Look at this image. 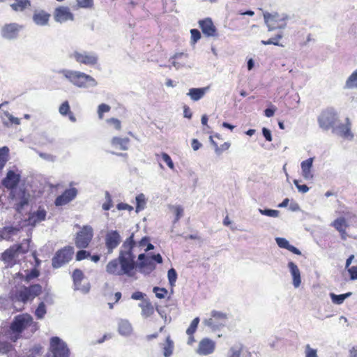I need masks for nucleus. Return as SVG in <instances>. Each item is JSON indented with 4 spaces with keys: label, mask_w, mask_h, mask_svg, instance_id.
Listing matches in <instances>:
<instances>
[{
    "label": "nucleus",
    "mask_w": 357,
    "mask_h": 357,
    "mask_svg": "<svg viewBox=\"0 0 357 357\" xmlns=\"http://www.w3.org/2000/svg\"><path fill=\"white\" fill-rule=\"evenodd\" d=\"M93 236V229L89 225L84 226L81 230L77 232L75 238V245L78 248H86L91 243Z\"/></svg>",
    "instance_id": "obj_11"
},
{
    "label": "nucleus",
    "mask_w": 357,
    "mask_h": 357,
    "mask_svg": "<svg viewBox=\"0 0 357 357\" xmlns=\"http://www.w3.org/2000/svg\"><path fill=\"white\" fill-rule=\"evenodd\" d=\"M18 229L13 227H4L0 231V236L4 239H9L11 235L17 234Z\"/></svg>",
    "instance_id": "obj_39"
},
{
    "label": "nucleus",
    "mask_w": 357,
    "mask_h": 357,
    "mask_svg": "<svg viewBox=\"0 0 357 357\" xmlns=\"http://www.w3.org/2000/svg\"><path fill=\"white\" fill-rule=\"evenodd\" d=\"M77 195L75 188L66 190L61 195L59 196L55 200V205L57 206H63L73 200Z\"/></svg>",
    "instance_id": "obj_25"
},
{
    "label": "nucleus",
    "mask_w": 357,
    "mask_h": 357,
    "mask_svg": "<svg viewBox=\"0 0 357 357\" xmlns=\"http://www.w3.org/2000/svg\"><path fill=\"white\" fill-rule=\"evenodd\" d=\"M264 18L270 31L276 29H284L287 25V16L284 14L280 15L277 13H269L266 12L264 13Z\"/></svg>",
    "instance_id": "obj_9"
},
{
    "label": "nucleus",
    "mask_w": 357,
    "mask_h": 357,
    "mask_svg": "<svg viewBox=\"0 0 357 357\" xmlns=\"http://www.w3.org/2000/svg\"><path fill=\"white\" fill-rule=\"evenodd\" d=\"M199 26L204 35L213 37L216 35V29L210 18H206L199 22Z\"/></svg>",
    "instance_id": "obj_26"
},
{
    "label": "nucleus",
    "mask_w": 357,
    "mask_h": 357,
    "mask_svg": "<svg viewBox=\"0 0 357 357\" xmlns=\"http://www.w3.org/2000/svg\"><path fill=\"white\" fill-rule=\"evenodd\" d=\"M9 197L13 202L16 211L20 213L29 204L30 194L24 188H19L10 191Z\"/></svg>",
    "instance_id": "obj_8"
},
{
    "label": "nucleus",
    "mask_w": 357,
    "mask_h": 357,
    "mask_svg": "<svg viewBox=\"0 0 357 357\" xmlns=\"http://www.w3.org/2000/svg\"><path fill=\"white\" fill-rule=\"evenodd\" d=\"M139 307L142 310L141 315L144 319H147L154 314V307L149 300H143L142 302L139 303Z\"/></svg>",
    "instance_id": "obj_30"
},
{
    "label": "nucleus",
    "mask_w": 357,
    "mask_h": 357,
    "mask_svg": "<svg viewBox=\"0 0 357 357\" xmlns=\"http://www.w3.org/2000/svg\"><path fill=\"white\" fill-rule=\"evenodd\" d=\"M22 29V26L17 23L6 24L1 28V34L5 39L13 40L17 38Z\"/></svg>",
    "instance_id": "obj_19"
},
{
    "label": "nucleus",
    "mask_w": 357,
    "mask_h": 357,
    "mask_svg": "<svg viewBox=\"0 0 357 357\" xmlns=\"http://www.w3.org/2000/svg\"><path fill=\"white\" fill-rule=\"evenodd\" d=\"M106 271L112 275H125L121 265L120 264L119 257L110 261L106 266Z\"/></svg>",
    "instance_id": "obj_28"
},
{
    "label": "nucleus",
    "mask_w": 357,
    "mask_h": 357,
    "mask_svg": "<svg viewBox=\"0 0 357 357\" xmlns=\"http://www.w3.org/2000/svg\"><path fill=\"white\" fill-rule=\"evenodd\" d=\"M227 357H252V354L243 344H236L229 348Z\"/></svg>",
    "instance_id": "obj_21"
},
{
    "label": "nucleus",
    "mask_w": 357,
    "mask_h": 357,
    "mask_svg": "<svg viewBox=\"0 0 357 357\" xmlns=\"http://www.w3.org/2000/svg\"><path fill=\"white\" fill-rule=\"evenodd\" d=\"M338 114L333 108H327L322 111L318 117L319 127L324 130H328L331 128L333 130L338 122Z\"/></svg>",
    "instance_id": "obj_7"
},
{
    "label": "nucleus",
    "mask_w": 357,
    "mask_h": 357,
    "mask_svg": "<svg viewBox=\"0 0 357 357\" xmlns=\"http://www.w3.org/2000/svg\"><path fill=\"white\" fill-rule=\"evenodd\" d=\"M227 319L228 317L226 313L213 310L211 312V317L203 320V324L210 328L211 331L215 332L225 326Z\"/></svg>",
    "instance_id": "obj_6"
},
{
    "label": "nucleus",
    "mask_w": 357,
    "mask_h": 357,
    "mask_svg": "<svg viewBox=\"0 0 357 357\" xmlns=\"http://www.w3.org/2000/svg\"><path fill=\"white\" fill-rule=\"evenodd\" d=\"M167 278L170 286L174 287L177 280V273L174 268H172L168 271Z\"/></svg>",
    "instance_id": "obj_43"
},
{
    "label": "nucleus",
    "mask_w": 357,
    "mask_h": 357,
    "mask_svg": "<svg viewBox=\"0 0 357 357\" xmlns=\"http://www.w3.org/2000/svg\"><path fill=\"white\" fill-rule=\"evenodd\" d=\"M116 208L119 210H127L131 211L133 210V207L128 204L119 203L117 204Z\"/></svg>",
    "instance_id": "obj_63"
},
{
    "label": "nucleus",
    "mask_w": 357,
    "mask_h": 357,
    "mask_svg": "<svg viewBox=\"0 0 357 357\" xmlns=\"http://www.w3.org/2000/svg\"><path fill=\"white\" fill-rule=\"evenodd\" d=\"M162 160H164V162L167 164V165L172 170L174 169V162L172 160V158H170V156L166 153H162Z\"/></svg>",
    "instance_id": "obj_57"
},
{
    "label": "nucleus",
    "mask_w": 357,
    "mask_h": 357,
    "mask_svg": "<svg viewBox=\"0 0 357 357\" xmlns=\"http://www.w3.org/2000/svg\"><path fill=\"white\" fill-rule=\"evenodd\" d=\"M90 256V253L86 250H79L77 252L76 255V259L77 261H81L82 259H84Z\"/></svg>",
    "instance_id": "obj_60"
},
{
    "label": "nucleus",
    "mask_w": 357,
    "mask_h": 357,
    "mask_svg": "<svg viewBox=\"0 0 357 357\" xmlns=\"http://www.w3.org/2000/svg\"><path fill=\"white\" fill-rule=\"evenodd\" d=\"M105 199L106 202L102 204V209L105 211H108L111 208L112 206V197L108 192H105Z\"/></svg>",
    "instance_id": "obj_56"
},
{
    "label": "nucleus",
    "mask_w": 357,
    "mask_h": 357,
    "mask_svg": "<svg viewBox=\"0 0 357 357\" xmlns=\"http://www.w3.org/2000/svg\"><path fill=\"white\" fill-rule=\"evenodd\" d=\"M191 40L193 43H197L201 38V33L197 29H193L190 30Z\"/></svg>",
    "instance_id": "obj_59"
},
{
    "label": "nucleus",
    "mask_w": 357,
    "mask_h": 357,
    "mask_svg": "<svg viewBox=\"0 0 357 357\" xmlns=\"http://www.w3.org/2000/svg\"><path fill=\"white\" fill-rule=\"evenodd\" d=\"M29 239L24 240L19 245H14L4 251L1 255V259L8 266H13L19 258V255L26 253L29 249Z\"/></svg>",
    "instance_id": "obj_5"
},
{
    "label": "nucleus",
    "mask_w": 357,
    "mask_h": 357,
    "mask_svg": "<svg viewBox=\"0 0 357 357\" xmlns=\"http://www.w3.org/2000/svg\"><path fill=\"white\" fill-rule=\"evenodd\" d=\"M199 323V318L195 317L192 322L190 323V326L186 330L187 335H193L198 326V324Z\"/></svg>",
    "instance_id": "obj_45"
},
{
    "label": "nucleus",
    "mask_w": 357,
    "mask_h": 357,
    "mask_svg": "<svg viewBox=\"0 0 357 357\" xmlns=\"http://www.w3.org/2000/svg\"><path fill=\"white\" fill-rule=\"evenodd\" d=\"M153 291L155 294V296L158 298H164L167 294V291L165 289L158 287H155Z\"/></svg>",
    "instance_id": "obj_55"
},
{
    "label": "nucleus",
    "mask_w": 357,
    "mask_h": 357,
    "mask_svg": "<svg viewBox=\"0 0 357 357\" xmlns=\"http://www.w3.org/2000/svg\"><path fill=\"white\" fill-rule=\"evenodd\" d=\"M107 122L112 124L116 130H120L121 128V121L117 119L111 118L109 119H107Z\"/></svg>",
    "instance_id": "obj_62"
},
{
    "label": "nucleus",
    "mask_w": 357,
    "mask_h": 357,
    "mask_svg": "<svg viewBox=\"0 0 357 357\" xmlns=\"http://www.w3.org/2000/svg\"><path fill=\"white\" fill-rule=\"evenodd\" d=\"M347 89H357V70L348 77L345 83Z\"/></svg>",
    "instance_id": "obj_41"
},
{
    "label": "nucleus",
    "mask_w": 357,
    "mask_h": 357,
    "mask_svg": "<svg viewBox=\"0 0 357 357\" xmlns=\"http://www.w3.org/2000/svg\"><path fill=\"white\" fill-rule=\"evenodd\" d=\"M3 114L8 118L10 124L20 125L21 123V121L19 118L13 116L8 112H3Z\"/></svg>",
    "instance_id": "obj_50"
},
{
    "label": "nucleus",
    "mask_w": 357,
    "mask_h": 357,
    "mask_svg": "<svg viewBox=\"0 0 357 357\" xmlns=\"http://www.w3.org/2000/svg\"><path fill=\"white\" fill-rule=\"evenodd\" d=\"M351 280H357V266H352L348 268Z\"/></svg>",
    "instance_id": "obj_64"
},
{
    "label": "nucleus",
    "mask_w": 357,
    "mask_h": 357,
    "mask_svg": "<svg viewBox=\"0 0 357 357\" xmlns=\"http://www.w3.org/2000/svg\"><path fill=\"white\" fill-rule=\"evenodd\" d=\"M47 213L45 209L39 208L36 211L31 213L27 220L28 224L35 226L36 224L45 220Z\"/></svg>",
    "instance_id": "obj_29"
},
{
    "label": "nucleus",
    "mask_w": 357,
    "mask_h": 357,
    "mask_svg": "<svg viewBox=\"0 0 357 357\" xmlns=\"http://www.w3.org/2000/svg\"><path fill=\"white\" fill-rule=\"evenodd\" d=\"M8 148L3 146L0 149V169H2L8 160Z\"/></svg>",
    "instance_id": "obj_42"
},
{
    "label": "nucleus",
    "mask_w": 357,
    "mask_h": 357,
    "mask_svg": "<svg viewBox=\"0 0 357 357\" xmlns=\"http://www.w3.org/2000/svg\"><path fill=\"white\" fill-rule=\"evenodd\" d=\"M275 241L278 245L281 248L287 249L289 251L293 252L294 254L298 255H300L301 254V251L298 249L290 245L289 242L284 238L277 237L275 238Z\"/></svg>",
    "instance_id": "obj_33"
},
{
    "label": "nucleus",
    "mask_w": 357,
    "mask_h": 357,
    "mask_svg": "<svg viewBox=\"0 0 357 357\" xmlns=\"http://www.w3.org/2000/svg\"><path fill=\"white\" fill-rule=\"evenodd\" d=\"M121 241V236L118 231H107L105 236V243L107 250V254L112 253L113 250L119 246Z\"/></svg>",
    "instance_id": "obj_15"
},
{
    "label": "nucleus",
    "mask_w": 357,
    "mask_h": 357,
    "mask_svg": "<svg viewBox=\"0 0 357 357\" xmlns=\"http://www.w3.org/2000/svg\"><path fill=\"white\" fill-rule=\"evenodd\" d=\"M216 348V343L208 337L202 339L195 351L200 356H208L214 353Z\"/></svg>",
    "instance_id": "obj_17"
},
{
    "label": "nucleus",
    "mask_w": 357,
    "mask_h": 357,
    "mask_svg": "<svg viewBox=\"0 0 357 357\" xmlns=\"http://www.w3.org/2000/svg\"><path fill=\"white\" fill-rule=\"evenodd\" d=\"M59 73L78 88L88 89L98 85L97 81L93 77L81 71L63 69Z\"/></svg>",
    "instance_id": "obj_2"
},
{
    "label": "nucleus",
    "mask_w": 357,
    "mask_h": 357,
    "mask_svg": "<svg viewBox=\"0 0 357 357\" xmlns=\"http://www.w3.org/2000/svg\"><path fill=\"white\" fill-rule=\"evenodd\" d=\"M11 349V345L7 342L0 341V353L6 354Z\"/></svg>",
    "instance_id": "obj_58"
},
{
    "label": "nucleus",
    "mask_w": 357,
    "mask_h": 357,
    "mask_svg": "<svg viewBox=\"0 0 357 357\" xmlns=\"http://www.w3.org/2000/svg\"><path fill=\"white\" fill-rule=\"evenodd\" d=\"M110 110V106L107 104H100L98 108V114L100 119H102L103 114Z\"/></svg>",
    "instance_id": "obj_53"
},
{
    "label": "nucleus",
    "mask_w": 357,
    "mask_h": 357,
    "mask_svg": "<svg viewBox=\"0 0 357 357\" xmlns=\"http://www.w3.org/2000/svg\"><path fill=\"white\" fill-rule=\"evenodd\" d=\"M59 113L63 115L66 116L67 115L70 111V105L68 101H64L59 109Z\"/></svg>",
    "instance_id": "obj_54"
},
{
    "label": "nucleus",
    "mask_w": 357,
    "mask_h": 357,
    "mask_svg": "<svg viewBox=\"0 0 357 357\" xmlns=\"http://www.w3.org/2000/svg\"><path fill=\"white\" fill-rule=\"evenodd\" d=\"M73 253L74 249L71 246H66L58 250L52 259V266L55 268L61 267L72 259Z\"/></svg>",
    "instance_id": "obj_12"
},
{
    "label": "nucleus",
    "mask_w": 357,
    "mask_h": 357,
    "mask_svg": "<svg viewBox=\"0 0 357 357\" xmlns=\"http://www.w3.org/2000/svg\"><path fill=\"white\" fill-rule=\"evenodd\" d=\"M84 278V274L82 271L76 269L73 273V279L75 285V290H79L82 292L86 294L88 293L90 289L89 283H86L84 285H81V282Z\"/></svg>",
    "instance_id": "obj_23"
},
{
    "label": "nucleus",
    "mask_w": 357,
    "mask_h": 357,
    "mask_svg": "<svg viewBox=\"0 0 357 357\" xmlns=\"http://www.w3.org/2000/svg\"><path fill=\"white\" fill-rule=\"evenodd\" d=\"M54 20L59 23H63L68 20L73 21L74 15L68 7L60 6L56 8L54 13Z\"/></svg>",
    "instance_id": "obj_20"
},
{
    "label": "nucleus",
    "mask_w": 357,
    "mask_h": 357,
    "mask_svg": "<svg viewBox=\"0 0 357 357\" xmlns=\"http://www.w3.org/2000/svg\"><path fill=\"white\" fill-rule=\"evenodd\" d=\"M305 357H318L317 351L310 347V344H307L305 347Z\"/></svg>",
    "instance_id": "obj_52"
},
{
    "label": "nucleus",
    "mask_w": 357,
    "mask_h": 357,
    "mask_svg": "<svg viewBox=\"0 0 357 357\" xmlns=\"http://www.w3.org/2000/svg\"><path fill=\"white\" fill-rule=\"evenodd\" d=\"M132 327L128 320L122 319L119 323V332L121 335L128 336L132 333Z\"/></svg>",
    "instance_id": "obj_35"
},
{
    "label": "nucleus",
    "mask_w": 357,
    "mask_h": 357,
    "mask_svg": "<svg viewBox=\"0 0 357 357\" xmlns=\"http://www.w3.org/2000/svg\"><path fill=\"white\" fill-rule=\"evenodd\" d=\"M169 208L175 213L176 218L174 222H177L183 215V208L181 206H170Z\"/></svg>",
    "instance_id": "obj_46"
},
{
    "label": "nucleus",
    "mask_w": 357,
    "mask_h": 357,
    "mask_svg": "<svg viewBox=\"0 0 357 357\" xmlns=\"http://www.w3.org/2000/svg\"><path fill=\"white\" fill-rule=\"evenodd\" d=\"M136 212L138 213L144 210L146 205V199L145 195L143 193L138 195L136 197Z\"/></svg>",
    "instance_id": "obj_40"
},
{
    "label": "nucleus",
    "mask_w": 357,
    "mask_h": 357,
    "mask_svg": "<svg viewBox=\"0 0 357 357\" xmlns=\"http://www.w3.org/2000/svg\"><path fill=\"white\" fill-rule=\"evenodd\" d=\"M133 234L128 238L122 245V250L120 251L119 259L124 274L128 277L133 275V270L137 267L135 261V255L132 253V248L135 245Z\"/></svg>",
    "instance_id": "obj_1"
},
{
    "label": "nucleus",
    "mask_w": 357,
    "mask_h": 357,
    "mask_svg": "<svg viewBox=\"0 0 357 357\" xmlns=\"http://www.w3.org/2000/svg\"><path fill=\"white\" fill-rule=\"evenodd\" d=\"M331 226L341 234L342 238H345L346 228L348 227V225L344 218L340 217L337 218L331 223Z\"/></svg>",
    "instance_id": "obj_32"
},
{
    "label": "nucleus",
    "mask_w": 357,
    "mask_h": 357,
    "mask_svg": "<svg viewBox=\"0 0 357 357\" xmlns=\"http://www.w3.org/2000/svg\"><path fill=\"white\" fill-rule=\"evenodd\" d=\"M46 314V308L43 302H41L37 309L36 310L35 314L38 319H42Z\"/></svg>",
    "instance_id": "obj_47"
},
{
    "label": "nucleus",
    "mask_w": 357,
    "mask_h": 357,
    "mask_svg": "<svg viewBox=\"0 0 357 357\" xmlns=\"http://www.w3.org/2000/svg\"><path fill=\"white\" fill-rule=\"evenodd\" d=\"M25 275L22 273H16V278H19L21 280H24L26 282H29L30 280L37 278L39 275V272L36 269H32L31 271L27 272L24 271Z\"/></svg>",
    "instance_id": "obj_37"
},
{
    "label": "nucleus",
    "mask_w": 357,
    "mask_h": 357,
    "mask_svg": "<svg viewBox=\"0 0 357 357\" xmlns=\"http://www.w3.org/2000/svg\"><path fill=\"white\" fill-rule=\"evenodd\" d=\"M258 211L261 215L272 218H278L280 215V211L274 209L259 208Z\"/></svg>",
    "instance_id": "obj_44"
},
{
    "label": "nucleus",
    "mask_w": 357,
    "mask_h": 357,
    "mask_svg": "<svg viewBox=\"0 0 357 357\" xmlns=\"http://www.w3.org/2000/svg\"><path fill=\"white\" fill-rule=\"evenodd\" d=\"M31 6L29 0H15L14 3L10 4L11 8L16 12H22Z\"/></svg>",
    "instance_id": "obj_36"
},
{
    "label": "nucleus",
    "mask_w": 357,
    "mask_h": 357,
    "mask_svg": "<svg viewBox=\"0 0 357 357\" xmlns=\"http://www.w3.org/2000/svg\"><path fill=\"white\" fill-rule=\"evenodd\" d=\"M78 8H91L93 6V0H77Z\"/></svg>",
    "instance_id": "obj_49"
},
{
    "label": "nucleus",
    "mask_w": 357,
    "mask_h": 357,
    "mask_svg": "<svg viewBox=\"0 0 357 357\" xmlns=\"http://www.w3.org/2000/svg\"><path fill=\"white\" fill-rule=\"evenodd\" d=\"M314 158H310L301 163V175L305 180L310 181L314 178L312 172Z\"/></svg>",
    "instance_id": "obj_22"
},
{
    "label": "nucleus",
    "mask_w": 357,
    "mask_h": 357,
    "mask_svg": "<svg viewBox=\"0 0 357 357\" xmlns=\"http://www.w3.org/2000/svg\"><path fill=\"white\" fill-rule=\"evenodd\" d=\"M336 135L348 140L354 139V134L351 132V123L349 118L346 119L345 123H337L332 130Z\"/></svg>",
    "instance_id": "obj_16"
},
{
    "label": "nucleus",
    "mask_w": 357,
    "mask_h": 357,
    "mask_svg": "<svg viewBox=\"0 0 357 357\" xmlns=\"http://www.w3.org/2000/svg\"><path fill=\"white\" fill-rule=\"evenodd\" d=\"M209 90V86L203 88H191L189 89L187 95L193 101H198L202 99L206 93Z\"/></svg>",
    "instance_id": "obj_31"
},
{
    "label": "nucleus",
    "mask_w": 357,
    "mask_h": 357,
    "mask_svg": "<svg viewBox=\"0 0 357 357\" xmlns=\"http://www.w3.org/2000/svg\"><path fill=\"white\" fill-rule=\"evenodd\" d=\"M291 275L292 277V283L295 288H298L301 284V271L298 266L293 261H289L287 264Z\"/></svg>",
    "instance_id": "obj_27"
},
{
    "label": "nucleus",
    "mask_w": 357,
    "mask_h": 357,
    "mask_svg": "<svg viewBox=\"0 0 357 357\" xmlns=\"http://www.w3.org/2000/svg\"><path fill=\"white\" fill-rule=\"evenodd\" d=\"M173 342L170 340L169 337L167 338V345L164 347V356L169 357L173 351Z\"/></svg>",
    "instance_id": "obj_48"
},
{
    "label": "nucleus",
    "mask_w": 357,
    "mask_h": 357,
    "mask_svg": "<svg viewBox=\"0 0 357 357\" xmlns=\"http://www.w3.org/2000/svg\"><path fill=\"white\" fill-rule=\"evenodd\" d=\"M294 183L296 186L299 192L306 193L309 190V188L306 185H300L298 180H294Z\"/></svg>",
    "instance_id": "obj_61"
},
{
    "label": "nucleus",
    "mask_w": 357,
    "mask_h": 357,
    "mask_svg": "<svg viewBox=\"0 0 357 357\" xmlns=\"http://www.w3.org/2000/svg\"><path fill=\"white\" fill-rule=\"evenodd\" d=\"M70 57L74 59L77 63L86 66H93L97 63L98 60L96 54L86 51H75L71 54Z\"/></svg>",
    "instance_id": "obj_13"
},
{
    "label": "nucleus",
    "mask_w": 357,
    "mask_h": 357,
    "mask_svg": "<svg viewBox=\"0 0 357 357\" xmlns=\"http://www.w3.org/2000/svg\"><path fill=\"white\" fill-rule=\"evenodd\" d=\"M33 326V320L29 314L16 316L12 321L10 328L6 333L7 338L15 342L21 337V333L29 327Z\"/></svg>",
    "instance_id": "obj_3"
},
{
    "label": "nucleus",
    "mask_w": 357,
    "mask_h": 357,
    "mask_svg": "<svg viewBox=\"0 0 357 357\" xmlns=\"http://www.w3.org/2000/svg\"><path fill=\"white\" fill-rule=\"evenodd\" d=\"M282 36L281 34H278L275 38H270L268 40H261V43L263 45H279V40L282 38Z\"/></svg>",
    "instance_id": "obj_51"
},
{
    "label": "nucleus",
    "mask_w": 357,
    "mask_h": 357,
    "mask_svg": "<svg viewBox=\"0 0 357 357\" xmlns=\"http://www.w3.org/2000/svg\"><path fill=\"white\" fill-rule=\"evenodd\" d=\"M21 178V172L18 169H10L8 171L6 177L2 180V185L10 191L17 190V188Z\"/></svg>",
    "instance_id": "obj_14"
},
{
    "label": "nucleus",
    "mask_w": 357,
    "mask_h": 357,
    "mask_svg": "<svg viewBox=\"0 0 357 357\" xmlns=\"http://www.w3.org/2000/svg\"><path fill=\"white\" fill-rule=\"evenodd\" d=\"M130 139L127 137L121 138L114 137L112 139L113 146L119 147L121 150L126 151L128 149Z\"/></svg>",
    "instance_id": "obj_34"
},
{
    "label": "nucleus",
    "mask_w": 357,
    "mask_h": 357,
    "mask_svg": "<svg viewBox=\"0 0 357 357\" xmlns=\"http://www.w3.org/2000/svg\"><path fill=\"white\" fill-rule=\"evenodd\" d=\"M50 18V14L43 10H35L33 12L32 20L38 26H44L48 24Z\"/></svg>",
    "instance_id": "obj_24"
},
{
    "label": "nucleus",
    "mask_w": 357,
    "mask_h": 357,
    "mask_svg": "<svg viewBox=\"0 0 357 357\" xmlns=\"http://www.w3.org/2000/svg\"><path fill=\"white\" fill-rule=\"evenodd\" d=\"M351 292H348L343 294L336 295L334 293H330V297L332 302L336 305H340L343 303L346 298H349L351 295Z\"/></svg>",
    "instance_id": "obj_38"
},
{
    "label": "nucleus",
    "mask_w": 357,
    "mask_h": 357,
    "mask_svg": "<svg viewBox=\"0 0 357 357\" xmlns=\"http://www.w3.org/2000/svg\"><path fill=\"white\" fill-rule=\"evenodd\" d=\"M50 350L55 357H69L70 351L66 343L58 337L50 339Z\"/></svg>",
    "instance_id": "obj_10"
},
{
    "label": "nucleus",
    "mask_w": 357,
    "mask_h": 357,
    "mask_svg": "<svg viewBox=\"0 0 357 357\" xmlns=\"http://www.w3.org/2000/svg\"><path fill=\"white\" fill-rule=\"evenodd\" d=\"M139 263L137 264V268L139 271L146 274H149L155 268V264L153 258L145 254H140L138 256Z\"/></svg>",
    "instance_id": "obj_18"
},
{
    "label": "nucleus",
    "mask_w": 357,
    "mask_h": 357,
    "mask_svg": "<svg viewBox=\"0 0 357 357\" xmlns=\"http://www.w3.org/2000/svg\"><path fill=\"white\" fill-rule=\"evenodd\" d=\"M42 292V287L40 284H33L28 287H21L11 293V299L13 303H22L23 304L32 301Z\"/></svg>",
    "instance_id": "obj_4"
}]
</instances>
